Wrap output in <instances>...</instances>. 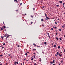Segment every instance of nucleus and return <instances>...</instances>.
I'll return each mask as SVG.
<instances>
[{
    "label": "nucleus",
    "mask_w": 65,
    "mask_h": 65,
    "mask_svg": "<svg viewBox=\"0 0 65 65\" xmlns=\"http://www.w3.org/2000/svg\"><path fill=\"white\" fill-rule=\"evenodd\" d=\"M34 58H35V56H34Z\"/></svg>",
    "instance_id": "50"
},
{
    "label": "nucleus",
    "mask_w": 65,
    "mask_h": 65,
    "mask_svg": "<svg viewBox=\"0 0 65 65\" xmlns=\"http://www.w3.org/2000/svg\"><path fill=\"white\" fill-rule=\"evenodd\" d=\"M37 46V47H40V46Z\"/></svg>",
    "instance_id": "42"
},
{
    "label": "nucleus",
    "mask_w": 65,
    "mask_h": 65,
    "mask_svg": "<svg viewBox=\"0 0 65 65\" xmlns=\"http://www.w3.org/2000/svg\"><path fill=\"white\" fill-rule=\"evenodd\" d=\"M50 64H53V62H50Z\"/></svg>",
    "instance_id": "23"
},
{
    "label": "nucleus",
    "mask_w": 65,
    "mask_h": 65,
    "mask_svg": "<svg viewBox=\"0 0 65 65\" xmlns=\"http://www.w3.org/2000/svg\"><path fill=\"white\" fill-rule=\"evenodd\" d=\"M45 20H47H47H48L47 19H45Z\"/></svg>",
    "instance_id": "48"
},
{
    "label": "nucleus",
    "mask_w": 65,
    "mask_h": 65,
    "mask_svg": "<svg viewBox=\"0 0 65 65\" xmlns=\"http://www.w3.org/2000/svg\"><path fill=\"white\" fill-rule=\"evenodd\" d=\"M1 38L2 39H3V37H2V36H1Z\"/></svg>",
    "instance_id": "40"
},
{
    "label": "nucleus",
    "mask_w": 65,
    "mask_h": 65,
    "mask_svg": "<svg viewBox=\"0 0 65 65\" xmlns=\"http://www.w3.org/2000/svg\"><path fill=\"white\" fill-rule=\"evenodd\" d=\"M42 53L43 54H44V52H42Z\"/></svg>",
    "instance_id": "27"
},
{
    "label": "nucleus",
    "mask_w": 65,
    "mask_h": 65,
    "mask_svg": "<svg viewBox=\"0 0 65 65\" xmlns=\"http://www.w3.org/2000/svg\"><path fill=\"white\" fill-rule=\"evenodd\" d=\"M20 5H22V3H21L20 4Z\"/></svg>",
    "instance_id": "57"
},
{
    "label": "nucleus",
    "mask_w": 65,
    "mask_h": 65,
    "mask_svg": "<svg viewBox=\"0 0 65 65\" xmlns=\"http://www.w3.org/2000/svg\"><path fill=\"white\" fill-rule=\"evenodd\" d=\"M14 1L15 2H17V0H14Z\"/></svg>",
    "instance_id": "24"
},
{
    "label": "nucleus",
    "mask_w": 65,
    "mask_h": 65,
    "mask_svg": "<svg viewBox=\"0 0 65 65\" xmlns=\"http://www.w3.org/2000/svg\"><path fill=\"white\" fill-rule=\"evenodd\" d=\"M27 54H27V53H26L25 55H26V56H27Z\"/></svg>",
    "instance_id": "20"
},
{
    "label": "nucleus",
    "mask_w": 65,
    "mask_h": 65,
    "mask_svg": "<svg viewBox=\"0 0 65 65\" xmlns=\"http://www.w3.org/2000/svg\"><path fill=\"white\" fill-rule=\"evenodd\" d=\"M62 27L63 29H64V28H65V25H63V26H62Z\"/></svg>",
    "instance_id": "3"
},
{
    "label": "nucleus",
    "mask_w": 65,
    "mask_h": 65,
    "mask_svg": "<svg viewBox=\"0 0 65 65\" xmlns=\"http://www.w3.org/2000/svg\"><path fill=\"white\" fill-rule=\"evenodd\" d=\"M42 27H44V25L42 24Z\"/></svg>",
    "instance_id": "45"
},
{
    "label": "nucleus",
    "mask_w": 65,
    "mask_h": 65,
    "mask_svg": "<svg viewBox=\"0 0 65 65\" xmlns=\"http://www.w3.org/2000/svg\"><path fill=\"white\" fill-rule=\"evenodd\" d=\"M56 39L57 40H58V37H56Z\"/></svg>",
    "instance_id": "29"
},
{
    "label": "nucleus",
    "mask_w": 65,
    "mask_h": 65,
    "mask_svg": "<svg viewBox=\"0 0 65 65\" xmlns=\"http://www.w3.org/2000/svg\"><path fill=\"white\" fill-rule=\"evenodd\" d=\"M53 65H55V64H53Z\"/></svg>",
    "instance_id": "55"
},
{
    "label": "nucleus",
    "mask_w": 65,
    "mask_h": 65,
    "mask_svg": "<svg viewBox=\"0 0 65 65\" xmlns=\"http://www.w3.org/2000/svg\"><path fill=\"white\" fill-rule=\"evenodd\" d=\"M64 52H65V49H64Z\"/></svg>",
    "instance_id": "44"
},
{
    "label": "nucleus",
    "mask_w": 65,
    "mask_h": 65,
    "mask_svg": "<svg viewBox=\"0 0 65 65\" xmlns=\"http://www.w3.org/2000/svg\"><path fill=\"white\" fill-rule=\"evenodd\" d=\"M56 6H57V7H59V6L58 5H56Z\"/></svg>",
    "instance_id": "22"
},
{
    "label": "nucleus",
    "mask_w": 65,
    "mask_h": 65,
    "mask_svg": "<svg viewBox=\"0 0 65 65\" xmlns=\"http://www.w3.org/2000/svg\"><path fill=\"white\" fill-rule=\"evenodd\" d=\"M14 64H15V65H16V63H14Z\"/></svg>",
    "instance_id": "51"
},
{
    "label": "nucleus",
    "mask_w": 65,
    "mask_h": 65,
    "mask_svg": "<svg viewBox=\"0 0 65 65\" xmlns=\"http://www.w3.org/2000/svg\"><path fill=\"white\" fill-rule=\"evenodd\" d=\"M31 18H33V16L32 15H31Z\"/></svg>",
    "instance_id": "32"
},
{
    "label": "nucleus",
    "mask_w": 65,
    "mask_h": 65,
    "mask_svg": "<svg viewBox=\"0 0 65 65\" xmlns=\"http://www.w3.org/2000/svg\"><path fill=\"white\" fill-rule=\"evenodd\" d=\"M55 24H56V25H57V24H58L56 22H55Z\"/></svg>",
    "instance_id": "16"
},
{
    "label": "nucleus",
    "mask_w": 65,
    "mask_h": 65,
    "mask_svg": "<svg viewBox=\"0 0 65 65\" xmlns=\"http://www.w3.org/2000/svg\"><path fill=\"white\" fill-rule=\"evenodd\" d=\"M45 15L46 17H47V15H46V13H45Z\"/></svg>",
    "instance_id": "13"
},
{
    "label": "nucleus",
    "mask_w": 65,
    "mask_h": 65,
    "mask_svg": "<svg viewBox=\"0 0 65 65\" xmlns=\"http://www.w3.org/2000/svg\"><path fill=\"white\" fill-rule=\"evenodd\" d=\"M33 59H34V58H32L31 59V61H33Z\"/></svg>",
    "instance_id": "11"
},
{
    "label": "nucleus",
    "mask_w": 65,
    "mask_h": 65,
    "mask_svg": "<svg viewBox=\"0 0 65 65\" xmlns=\"http://www.w3.org/2000/svg\"><path fill=\"white\" fill-rule=\"evenodd\" d=\"M46 18L47 19H50V18H49L47 17V16L46 17Z\"/></svg>",
    "instance_id": "6"
},
{
    "label": "nucleus",
    "mask_w": 65,
    "mask_h": 65,
    "mask_svg": "<svg viewBox=\"0 0 65 65\" xmlns=\"http://www.w3.org/2000/svg\"><path fill=\"white\" fill-rule=\"evenodd\" d=\"M62 52H60V54H61V53H62Z\"/></svg>",
    "instance_id": "52"
},
{
    "label": "nucleus",
    "mask_w": 65,
    "mask_h": 65,
    "mask_svg": "<svg viewBox=\"0 0 65 65\" xmlns=\"http://www.w3.org/2000/svg\"><path fill=\"white\" fill-rule=\"evenodd\" d=\"M18 10H16V11H18Z\"/></svg>",
    "instance_id": "56"
},
{
    "label": "nucleus",
    "mask_w": 65,
    "mask_h": 65,
    "mask_svg": "<svg viewBox=\"0 0 65 65\" xmlns=\"http://www.w3.org/2000/svg\"><path fill=\"white\" fill-rule=\"evenodd\" d=\"M54 28H55V29H57V27H53Z\"/></svg>",
    "instance_id": "19"
},
{
    "label": "nucleus",
    "mask_w": 65,
    "mask_h": 65,
    "mask_svg": "<svg viewBox=\"0 0 65 65\" xmlns=\"http://www.w3.org/2000/svg\"><path fill=\"white\" fill-rule=\"evenodd\" d=\"M60 53H59V52H57V55H59V56H60V57H62V54L61 55L60 54Z\"/></svg>",
    "instance_id": "1"
},
{
    "label": "nucleus",
    "mask_w": 65,
    "mask_h": 65,
    "mask_svg": "<svg viewBox=\"0 0 65 65\" xmlns=\"http://www.w3.org/2000/svg\"><path fill=\"white\" fill-rule=\"evenodd\" d=\"M52 45H53V44L52 43Z\"/></svg>",
    "instance_id": "62"
},
{
    "label": "nucleus",
    "mask_w": 65,
    "mask_h": 65,
    "mask_svg": "<svg viewBox=\"0 0 65 65\" xmlns=\"http://www.w3.org/2000/svg\"><path fill=\"white\" fill-rule=\"evenodd\" d=\"M34 61H36V60H34Z\"/></svg>",
    "instance_id": "63"
},
{
    "label": "nucleus",
    "mask_w": 65,
    "mask_h": 65,
    "mask_svg": "<svg viewBox=\"0 0 65 65\" xmlns=\"http://www.w3.org/2000/svg\"><path fill=\"white\" fill-rule=\"evenodd\" d=\"M2 48L3 49L4 48V47L3 46L2 47Z\"/></svg>",
    "instance_id": "39"
},
{
    "label": "nucleus",
    "mask_w": 65,
    "mask_h": 65,
    "mask_svg": "<svg viewBox=\"0 0 65 65\" xmlns=\"http://www.w3.org/2000/svg\"><path fill=\"white\" fill-rule=\"evenodd\" d=\"M59 31H61V29H59Z\"/></svg>",
    "instance_id": "35"
},
{
    "label": "nucleus",
    "mask_w": 65,
    "mask_h": 65,
    "mask_svg": "<svg viewBox=\"0 0 65 65\" xmlns=\"http://www.w3.org/2000/svg\"><path fill=\"white\" fill-rule=\"evenodd\" d=\"M63 60H61V61H60V62H61V63H63Z\"/></svg>",
    "instance_id": "14"
},
{
    "label": "nucleus",
    "mask_w": 65,
    "mask_h": 65,
    "mask_svg": "<svg viewBox=\"0 0 65 65\" xmlns=\"http://www.w3.org/2000/svg\"><path fill=\"white\" fill-rule=\"evenodd\" d=\"M47 34H48V36L49 38H50V34H49V33H48V32H47Z\"/></svg>",
    "instance_id": "2"
},
{
    "label": "nucleus",
    "mask_w": 65,
    "mask_h": 65,
    "mask_svg": "<svg viewBox=\"0 0 65 65\" xmlns=\"http://www.w3.org/2000/svg\"><path fill=\"white\" fill-rule=\"evenodd\" d=\"M57 34H58V33H57L56 34V36H57Z\"/></svg>",
    "instance_id": "49"
},
{
    "label": "nucleus",
    "mask_w": 65,
    "mask_h": 65,
    "mask_svg": "<svg viewBox=\"0 0 65 65\" xmlns=\"http://www.w3.org/2000/svg\"><path fill=\"white\" fill-rule=\"evenodd\" d=\"M51 30H53V28H51Z\"/></svg>",
    "instance_id": "37"
},
{
    "label": "nucleus",
    "mask_w": 65,
    "mask_h": 65,
    "mask_svg": "<svg viewBox=\"0 0 65 65\" xmlns=\"http://www.w3.org/2000/svg\"><path fill=\"white\" fill-rule=\"evenodd\" d=\"M3 27L4 28H6V27H5V26H4V27H3Z\"/></svg>",
    "instance_id": "17"
},
{
    "label": "nucleus",
    "mask_w": 65,
    "mask_h": 65,
    "mask_svg": "<svg viewBox=\"0 0 65 65\" xmlns=\"http://www.w3.org/2000/svg\"><path fill=\"white\" fill-rule=\"evenodd\" d=\"M14 63H17V64H19V63L18 62H16V61H15L14 62Z\"/></svg>",
    "instance_id": "5"
},
{
    "label": "nucleus",
    "mask_w": 65,
    "mask_h": 65,
    "mask_svg": "<svg viewBox=\"0 0 65 65\" xmlns=\"http://www.w3.org/2000/svg\"><path fill=\"white\" fill-rule=\"evenodd\" d=\"M3 45H5V43H3Z\"/></svg>",
    "instance_id": "28"
},
{
    "label": "nucleus",
    "mask_w": 65,
    "mask_h": 65,
    "mask_svg": "<svg viewBox=\"0 0 65 65\" xmlns=\"http://www.w3.org/2000/svg\"><path fill=\"white\" fill-rule=\"evenodd\" d=\"M11 55V54H9V56H10Z\"/></svg>",
    "instance_id": "61"
},
{
    "label": "nucleus",
    "mask_w": 65,
    "mask_h": 65,
    "mask_svg": "<svg viewBox=\"0 0 65 65\" xmlns=\"http://www.w3.org/2000/svg\"><path fill=\"white\" fill-rule=\"evenodd\" d=\"M34 55H35V53H34Z\"/></svg>",
    "instance_id": "58"
},
{
    "label": "nucleus",
    "mask_w": 65,
    "mask_h": 65,
    "mask_svg": "<svg viewBox=\"0 0 65 65\" xmlns=\"http://www.w3.org/2000/svg\"><path fill=\"white\" fill-rule=\"evenodd\" d=\"M25 15H27V14H26L25 13Z\"/></svg>",
    "instance_id": "53"
},
{
    "label": "nucleus",
    "mask_w": 65,
    "mask_h": 65,
    "mask_svg": "<svg viewBox=\"0 0 65 65\" xmlns=\"http://www.w3.org/2000/svg\"><path fill=\"white\" fill-rule=\"evenodd\" d=\"M43 21H44V20L43 19H41V21L42 22H43Z\"/></svg>",
    "instance_id": "10"
},
{
    "label": "nucleus",
    "mask_w": 65,
    "mask_h": 65,
    "mask_svg": "<svg viewBox=\"0 0 65 65\" xmlns=\"http://www.w3.org/2000/svg\"><path fill=\"white\" fill-rule=\"evenodd\" d=\"M21 65H22V63H21Z\"/></svg>",
    "instance_id": "64"
},
{
    "label": "nucleus",
    "mask_w": 65,
    "mask_h": 65,
    "mask_svg": "<svg viewBox=\"0 0 65 65\" xmlns=\"http://www.w3.org/2000/svg\"><path fill=\"white\" fill-rule=\"evenodd\" d=\"M34 65H37V64L36 63H35L34 64Z\"/></svg>",
    "instance_id": "34"
},
{
    "label": "nucleus",
    "mask_w": 65,
    "mask_h": 65,
    "mask_svg": "<svg viewBox=\"0 0 65 65\" xmlns=\"http://www.w3.org/2000/svg\"><path fill=\"white\" fill-rule=\"evenodd\" d=\"M65 4L64 3H63V7L64 8H65V7H64V5Z\"/></svg>",
    "instance_id": "4"
},
{
    "label": "nucleus",
    "mask_w": 65,
    "mask_h": 65,
    "mask_svg": "<svg viewBox=\"0 0 65 65\" xmlns=\"http://www.w3.org/2000/svg\"><path fill=\"white\" fill-rule=\"evenodd\" d=\"M2 56H3V55H0V57H2Z\"/></svg>",
    "instance_id": "41"
},
{
    "label": "nucleus",
    "mask_w": 65,
    "mask_h": 65,
    "mask_svg": "<svg viewBox=\"0 0 65 65\" xmlns=\"http://www.w3.org/2000/svg\"><path fill=\"white\" fill-rule=\"evenodd\" d=\"M59 39L60 40H61V41L62 40V39H61V38H60Z\"/></svg>",
    "instance_id": "33"
},
{
    "label": "nucleus",
    "mask_w": 65,
    "mask_h": 65,
    "mask_svg": "<svg viewBox=\"0 0 65 65\" xmlns=\"http://www.w3.org/2000/svg\"><path fill=\"white\" fill-rule=\"evenodd\" d=\"M18 47H20V45H19L18 46Z\"/></svg>",
    "instance_id": "38"
},
{
    "label": "nucleus",
    "mask_w": 65,
    "mask_h": 65,
    "mask_svg": "<svg viewBox=\"0 0 65 65\" xmlns=\"http://www.w3.org/2000/svg\"><path fill=\"white\" fill-rule=\"evenodd\" d=\"M3 30V29L2 28H1V31H2V30Z\"/></svg>",
    "instance_id": "15"
},
{
    "label": "nucleus",
    "mask_w": 65,
    "mask_h": 65,
    "mask_svg": "<svg viewBox=\"0 0 65 65\" xmlns=\"http://www.w3.org/2000/svg\"><path fill=\"white\" fill-rule=\"evenodd\" d=\"M55 57H57V55L56 54H55Z\"/></svg>",
    "instance_id": "31"
},
{
    "label": "nucleus",
    "mask_w": 65,
    "mask_h": 65,
    "mask_svg": "<svg viewBox=\"0 0 65 65\" xmlns=\"http://www.w3.org/2000/svg\"><path fill=\"white\" fill-rule=\"evenodd\" d=\"M8 37H9L8 36H7L6 37V38H8Z\"/></svg>",
    "instance_id": "26"
},
{
    "label": "nucleus",
    "mask_w": 65,
    "mask_h": 65,
    "mask_svg": "<svg viewBox=\"0 0 65 65\" xmlns=\"http://www.w3.org/2000/svg\"><path fill=\"white\" fill-rule=\"evenodd\" d=\"M24 60H26V58H25L24 59Z\"/></svg>",
    "instance_id": "46"
},
{
    "label": "nucleus",
    "mask_w": 65,
    "mask_h": 65,
    "mask_svg": "<svg viewBox=\"0 0 65 65\" xmlns=\"http://www.w3.org/2000/svg\"><path fill=\"white\" fill-rule=\"evenodd\" d=\"M33 45H35L36 46V44L35 43H34Z\"/></svg>",
    "instance_id": "18"
},
{
    "label": "nucleus",
    "mask_w": 65,
    "mask_h": 65,
    "mask_svg": "<svg viewBox=\"0 0 65 65\" xmlns=\"http://www.w3.org/2000/svg\"><path fill=\"white\" fill-rule=\"evenodd\" d=\"M53 46L54 47H56V45H54Z\"/></svg>",
    "instance_id": "9"
},
{
    "label": "nucleus",
    "mask_w": 65,
    "mask_h": 65,
    "mask_svg": "<svg viewBox=\"0 0 65 65\" xmlns=\"http://www.w3.org/2000/svg\"><path fill=\"white\" fill-rule=\"evenodd\" d=\"M33 51H36V49H33Z\"/></svg>",
    "instance_id": "12"
},
{
    "label": "nucleus",
    "mask_w": 65,
    "mask_h": 65,
    "mask_svg": "<svg viewBox=\"0 0 65 65\" xmlns=\"http://www.w3.org/2000/svg\"><path fill=\"white\" fill-rule=\"evenodd\" d=\"M59 2L60 3H62V2L61 1H59Z\"/></svg>",
    "instance_id": "8"
},
{
    "label": "nucleus",
    "mask_w": 65,
    "mask_h": 65,
    "mask_svg": "<svg viewBox=\"0 0 65 65\" xmlns=\"http://www.w3.org/2000/svg\"><path fill=\"white\" fill-rule=\"evenodd\" d=\"M44 44H46V43L45 42H44Z\"/></svg>",
    "instance_id": "25"
},
{
    "label": "nucleus",
    "mask_w": 65,
    "mask_h": 65,
    "mask_svg": "<svg viewBox=\"0 0 65 65\" xmlns=\"http://www.w3.org/2000/svg\"><path fill=\"white\" fill-rule=\"evenodd\" d=\"M58 49H60V46H58Z\"/></svg>",
    "instance_id": "7"
},
{
    "label": "nucleus",
    "mask_w": 65,
    "mask_h": 65,
    "mask_svg": "<svg viewBox=\"0 0 65 65\" xmlns=\"http://www.w3.org/2000/svg\"><path fill=\"white\" fill-rule=\"evenodd\" d=\"M44 6H43L42 8H44Z\"/></svg>",
    "instance_id": "36"
},
{
    "label": "nucleus",
    "mask_w": 65,
    "mask_h": 65,
    "mask_svg": "<svg viewBox=\"0 0 65 65\" xmlns=\"http://www.w3.org/2000/svg\"><path fill=\"white\" fill-rule=\"evenodd\" d=\"M41 61V59L40 58V60H39V61Z\"/></svg>",
    "instance_id": "21"
},
{
    "label": "nucleus",
    "mask_w": 65,
    "mask_h": 65,
    "mask_svg": "<svg viewBox=\"0 0 65 65\" xmlns=\"http://www.w3.org/2000/svg\"><path fill=\"white\" fill-rule=\"evenodd\" d=\"M58 64H59V65H61V64H60V63H59Z\"/></svg>",
    "instance_id": "59"
},
{
    "label": "nucleus",
    "mask_w": 65,
    "mask_h": 65,
    "mask_svg": "<svg viewBox=\"0 0 65 65\" xmlns=\"http://www.w3.org/2000/svg\"><path fill=\"white\" fill-rule=\"evenodd\" d=\"M53 62V63H54V62H55V60H53V62Z\"/></svg>",
    "instance_id": "30"
},
{
    "label": "nucleus",
    "mask_w": 65,
    "mask_h": 65,
    "mask_svg": "<svg viewBox=\"0 0 65 65\" xmlns=\"http://www.w3.org/2000/svg\"><path fill=\"white\" fill-rule=\"evenodd\" d=\"M27 54H29V52H27Z\"/></svg>",
    "instance_id": "43"
},
{
    "label": "nucleus",
    "mask_w": 65,
    "mask_h": 65,
    "mask_svg": "<svg viewBox=\"0 0 65 65\" xmlns=\"http://www.w3.org/2000/svg\"><path fill=\"white\" fill-rule=\"evenodd\" d=\"M0 65H3L2 63L0 64Z\"/></svg>",
    "instance_id": "54"
},
{
    "label": "nucleus",
    "mask_w": 65,
    "mask_h": 65,
    "mask_svg": "<svg viewBox=\"0 0 65 65\" xmlns=\"http://www.w3.org/2000/svg\"><path fill=\"white\" fill-rule=\"evenodd\" d=\"M31 24H33V22H31Z\"/></svg>",
    "instance_id": "47"
},
{
    "label": "nucleus",
    "mask_w": 65,
    "mask_h": 65,
    "mask_svg": "<svg viewBox=\"0 0 65 65\" xmlns=\"http://www.w3.org/2000/svg\"><path fill=\"white\" fill-rule=\"evenodd\" d=\"M33 10H34V8H33Z\"/></svg>",
    "instance_id": "60"
}]
</instances>
